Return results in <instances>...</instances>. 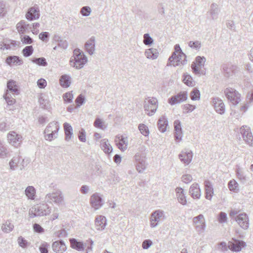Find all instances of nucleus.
<instances>
[{
    "label": "nucleus",
    "instance_id": "obj_1",
    "mask_svg": "<svg viewBox=\"0 0 253 253\" xmlns=\"http://www.w3.org/2000/svg\"><path fill=\"white\" fill-rule=\"evenodd\" d=\"M87 62V58L84 53L78 48L73 51V55L71 56L69 63L70 65L76 69L83 68Z\"/></svg>",
    "mask_w": 253,
    "mask_h": 253
},
{
    "label": "nucleus",
    "instance_id": "obj_2",
    "mask_svg": "<svg viewBox=\"0 0 253 253\" xmlns=\"http://www.w3.org/2000/svg\"><path fill=\"white\" fill-rule=\"evenodd\" d=\"M168 65L174 66H178L180 64L184 65L187 64L186 55L182 52L179 44L174 46V51L169 59Z\"/></svg>",
    "mask_w": 253,
    "mask_h": 253
},
{
    "label": "nucleus",
    "instance_id": "obj_3",
    "mask_svg": "<svg viewBox=\"0 0 253 253\" xmlns=\"http://www.w3.org/2000/svg\"><path fill=\"white\" fill-rule=\"evenodd\" d=\"M45 204H55L60 206L64 204V198L62 192L60 190H56L51 193H47L44 199Z\"/></svg>",
    "mask_w": 253,
    "mask_h": 253
},
{
    "label": "nucleus",
    "instance_id": "obj_4",
    "mask_svg": "<svg viewBox=\"0 0 253 253\" xmlns=\"http://www.w3.org/2000/svg\"><path fill=\"white\" fill-rule=\"evenodd\" d=\"M7 90L3 95V97L9 105L13 104L15 102V99L12 97L15 94H19V89L16 82L10 80L7 84Z\"/></svg>",
    "mask_w": 253,
    "mask_h": 253
},
{
    "label": "nucleus",
    "instance_id": "obj_5",
    "mask_svg": "<svg viewBox=\"0 0 253 253\" xmlns=\"http://www.w3.org/2000/svg\"><path fill=\"white\" fill-rule=\"evenodd\" d=\"M51 208L47 204H40L32 207L29 211V215L31 218L42 216L49 214Z\"/></svg>",
    "mask_w": 253,
    "mask_h": 253
},
{
    "label": "nucleus",
    "instance_id": "obj_6",
    "mask_svg": "<svg viewBox=\"0 0 253 253\" xmlns=\"http://www.w3.org/2000/svg\"><path fill=\"white\" fill-rule=\"evenodd\" d=\"M60 126L57 122L50 123L46 127L44 131V138L46 140L51 141L58 136V132Z\"/></svg>",
    "mask_w": 253,
    "mask_h": 253
},
{
    "label": "nucleus",
    "instance_id": "obj_7",
    "mask_svg": "<svg viewBox=\"0 0 253 253\" xmlns=\"http://www.w3.org/2000/svg\"><path fill=\"white\" fill-rule=\"evenodd\" d=\"M145 113L151 116L156 112L158 108V101L155 98L145 99L143 103Z\"/></svg>",
    "mask_w": 253,
    "mask_h": 253
},
{
    "label": "nucleus",
    "instance_id": "obj_8",
    "mask_svg": "<svg viewBox=\"0 0 253 253\" xmlns=\"http://www.w3.org/2000/svg\"><path fill=\"white\" fill-rule=\"evenodd\" d=\"M166 219L165 212L161 210H157L153 212L150 218V225L151 228L157 227L160 223Z\"/></svg>",
    "mask_w": 253,
    "mask_h": 253
},
{
    "label": "nucleus",
    "instance_id": "obj_9",
    "mask_svg": "<svg viewBox=\"0 0 253 253\" xmlns=\"http://www.w3.org/2000/svg\"><path fill=\"white\" fill-rule=\"evenodd\" d=\"M40 26L39 23H35L32 24H29L24 20H21L16 25V28L18 32H33L39 31L38 28Z\"/></svg>",
    "mask_w": 253,
    "mask_h": 253
},
{
    "label": "nucleus",
    "instance_id": "obj_10",
    "mask_svg": "<svg viewBox=\"0 0 253 253\" xmlns=\"http://www.w3.org/2000/svg\"><path fill=\"white\" fill-rule=\"evenodd\" d=\"M224 93L228 100L233 104L236 105L241 101V94L235 89L226 88Z\"/></svg>",
    "mask_w": 253,
    "mask_h": 253
},
{
    "label": "nucleus",
    "instance_id": "obj_11",
    "mask_svg": "<svg viewBox=\"0 0 253 253\" xmlns=\"http://www.w3.org/2000/svg\"><path fill=\"white\" fill-rule=\"evenodd\" d=\"M193 225L196 230L199 233L204 232L206 229V220L204 216L200 214L193 218Z\"/></svg>",
    "mask_w": 253,
    "mask_h": 253
},
{
    "label": "nucleus",
    "instance_id": "obj_12",
    "mask_svg": "<svg viewBox=\"0 0 253 253\" xmlns=\"http://www.w3.org/2000/svg\"><path fill=\"white\" fill-rule=\"evenodd\" d=\"M89 203L91 207L94 209V210H99L104 204L102 195L97 192L93 194L90 197Z\"/></svg>",
    "mask_w": 253,
    "mask_h": 253
},
{
    "label": "nucleus",
    "instance_id": "obj_13",
    "mask_svg": "<svg viewBox=\"0 0 253 253\" xmlns=\"http://www.w3.org/2000/svg\"><path fill=\"white\" fill-rule=\"evenodd\" d=\"M188 94L187 91H180L175 95H173L168 99V103L171 106L181 103L187 99Z\"/></svg>",
    "mask_w": 253,
    "mask_h": 253
},
{
    "label": "nucleus",
    "instance_id": "obj_14",
    "mask_svg": "<svg viewBox=\"0 0 253 253\" xmlns=\"http://www.w3.org/2000/svg\"><path fill=\"white\" fill-rule=\"evenodd\" d=\"M206 58L205 57L197 56L196 58L195 62H193L191 65V68L193 73L196 75H201L203 74L201 68L204 67Z\"/></svg>",
    "mask_w": 253,
    "mask_h": 253
},
{
    "label": "nucleus",
    "instance_id": "obj_15",
    "mask_svg": "<svg viewBox=\"0 0 253 253\" xmlns=\"http://www.w3.org/2000/svg\"><path fill=\"white\" fill-rule=\"evenodd\" d=\"M137 170L139 172H142L146 168L145 154L136 153L134 156Z\"/></svg>",
    "mask_w": 253,
    "mask_h": 253
},
{
    "label": "nucleus",
    "instance_id": "obj_16",
    "mask_svg": "<svg viewBox=\"0 0 253 253\" xmlns=\"http://www.w3.org/2000/svg\"><path fill=\"white\" fill-rule=\"evenodd\" d=\"M240 133L244 140L250 146L252 147L253 136L250 128L248 126H242L240 129Z\"/></svg>",
    "mask_w": 253,
    "mask_h": 253
},
{
    "label": "nucleus",
    "instance_id": "obj_17",
    "mask_svg": "<svg viewBox=\"0 0 253 253\" xmlns=\"http://www.w3.org/2000/svg\"><path fill=\"white\" fill-rule=\"evenodd\" d=\"M235 220L244 230H247L249 226V219L248 215L245 213H240L235 217Z\"/></svg>",
    "mask_w": 253,
    "mask_h": 253
},
{
    "label": "nucleus",
    "instance_id": "obj_18",
    "mask_svg": "<svg viewBox=\"0 0 253 253\" xmlns=\"http://www.w3.org/2000/svg\"><path fill=\"white\" fill-rule=\"evenodd\" d=\"M211 103L216 113L220 115L224 114L225 110V105L220 98L217 97L212 98Z\"/></svg>",
    "mask_w": 253,
    "mask_h": 253
},
{
    "label": "nucleus",
    "instance_id": "obj_19",
    "mask_svg": "<svg viewBox=\"0 0 253 253\" xmlns=\"http://www.w3.org/2000/svg\"><path fill=\"white\" fill-rule=\"evenodd\" d=\"M7 139L9 143L15 147L20 146L23 140L22 136L15 131H10L7 134Z\"/></svg>",
    "mask_w": 253,
    "mask_h": 253
},
{
    "label": "nucleus",
    "instance_id": "obj_20",
    "mask_svg": "<svg viewBox=\"0 0 253 253\" xmlns=\"http://www.w3.org/2000/svg\"><path fill=\"white\" fill-rule=\"evenodd\" d=\"M9 165L10 169L12 170H15L17 167H19L20 170H22L24 167V160L22 159L19 156H16L14 157L10 161Z\"/></svg>",
    "mask_w": 253,
    "mask_h": 253
},
{
    "label": "nucleus",
    "instance_id": "obj_21",
    "mask_svg": "<svg viewBox=\"0 0 253 253\" xmlns=\"http://www.w3.org/2000/svg\"><path fill=\"white\" fill-rule=\"evenodd\" d=\"M115 142L118 148L122 151H125L127 149L128 141L126 136L118 135L116 136Z\"/></svg>",
    "mask_w": 253,
    "mask_h": 253
},
{
    "label": "nucleus",
    "instance_id": "obj_22",
    "mask_svg": "<svg viewBox=\"0 0 253 253\" xmlns=\"http://www.w3.org/2000/svg\"><path fill=\"white\" fill-rule=\"evenodd\" d=\"M232 241L228 242V248L232 252H239L246 245L245 243L243 241L234 238L232 239Z\"/></svg>",
    "mask_w": 253,
    "mask_h": 253
},
{
    "label": "nucleus",
    "instance_id": "obj_23",
    "mask_svg": "<svg viewBox=\"0 0 253 253\" xmlns=\"http://www.w3.org/2000/svg\"><path fill=\"white\" fill-rule=\"evenodd\" d=\"M174 128V138L179 142L182 140L183 132L181 127V122L179 120H176L173 123Z\"/></svg>",
    "mask_w": 253,
    "mask_h": 253
},
{
    "label": "nucleus",
    "instance_id": "obj_24",
    "mask_svg": "<svg viewBox=\"0 0 253 253\" xmlns=\"http://www.w3.org/2000/svg\"><path fill=\"white\" fill-rule=\"evenodd\" d=\"M178 156L181 162L188 165L192 160L193 153L191 150H184L179 154Z\"/></svg>",
    "mask_w": 253,
    "mask_h": 253
},
{
    "label": "nucleus",
    "instance_id": "obj_25",
    "mask_svg": "<svg viewBox=\"0 0 253 253\" xmlns=\"http://www.w3.org/2000/svg\"><path fill=\"white\" fill-rule=\"evenodd\" d=\"M107 225L106 218L103 215H97L95 219V228L98 231L103 230Z\"/></svg>",
    "mask_w": 253,
    "mask_h": 253
},
{
    "label": "nucleus",
    "instance_id": "obj_26",
    "mask_svg": "<svg viewBox=\"0 0 253 253\" xmlns=\"http://www.w3.org/2000/svg\"><path fill=\"white\" fill-rule=\"evenodd\" d=\"M52 249L56 253H63L66 251L67 247L63 241L58 240L52 243Z\"/></svg>",
    "mask_w": 253,
    "mask_h": 253
},
{
    "label": "nucleus",
    "instance_id": "obj_27",
    "mask_svg": "<svg viewBox=\"0 0 253 253\" xmlns=\"http://www.w3.org/2000/svg\"><path fill=\"white\" fill-rule=\"evenodd\" d=\"M219 12L220 9L218 5L215 2H213L210 5L208 13L209 14L210 18L214 20L217 19Z\"/></svg>",
    "mask_w": 253,
    "mask_h": 253
},
{
    "label": "nucleus",
    "instance_id": "obj_28",
    "mask_svg": "<svg viewBox=\"0 0 253 253\" xmlns=\"http://www.w3.org/2000/svg\"><path fill=\"white\" fill-rule=\"evenodd\" d=\"M40 17V10L38 7L33 6L30 8L26 14L28 20H33L37 19Z\"/></svg>",
    "mask_w": 253,
    "mask_h": 253
},
{
    "label": "nucleus",
    "instance_id": "obj_29",
    "mask_svg": "<svg viewBox=\"0 0 253 253\" xmlns=\"http://www.w3.org/2000/svg\"><path fill=\"white\" fill-rule=\"evenodd\" d=\"M189 193L194 199H199L201 196V191L198 183H193L190 187Z\"/></svg>",
    "mask_w": 253,
    "mask_h": 253
},
{
    "label": "nucleus",
    "instance_id": "obj_30",
    "mask_svg": "<svg viewBox=\"0 0 253 253\" xmlns=\"http://www.w3.org/2000/svg\"><path fill=\"white\" fill-rule=\"evenodd\" d=\"M100 147L101 150L106 154H110L113 151V148L108 139L104 138L100 141Z\"/></svg>",
    "mask_w": 253,
    "mask_h": 253
},
{
    "label": "nucleus",
    "instance_id": "obj_31",
    "mask_svg": "<svg viewBox=\"0 0 253 253\" xmlns=\"http://www.w3.org/2000/svg\"><path fill=\"white\" fill-rule=\"evenodd\" d=\"M95 46V39L94 37H91L85 43L84 47L86 52L89 55H92L94 53Z\"/></svg>",
    "mask_w": 253,
    "mask_h": 253
},
{
    "label": "nucleus",
    "instance_id": "obj_32",
    "mask_svg": "<svg viewBox=\"0 0 253 253\" xmlns=\"http://www.w3.org/2000/svg\"><path fill=\"white\" fill-rule=\"evenodd\" d=\"M175 192L178 202L182 205H186L187 201L183 189L181 187H177L175 189Z\"/></svg>",
    "mask_w": 253,
    "mask_h": 253
},
{
    "label": "nucleus",
    "instance_id": "obj_33",
    "mask_svg": "<svg viewBox=\"0 0 253 253\" xmlns=\"http://www.w3.org/2000/svg\"><path fill=\"white\" fill-rule=\"evenodd\" d=\"M69 241L72 248L78 251H83L84 250L85 246L83 242L78 241L75 238H71Z\"/></svg>",
    "mask_w": 253,
    "mask_h": 253
},
{
    "label": "nucleus",
    "instance_id": "obj_34",
    "mask_svg": "<svg viewBox=\"0 0 253 253\" xmlns=\"http://www.w3.org/2000/svg\"><path fill=\"white\" fill-rule=\"evenodd\" d=\"M205 191H206V198L211 200L213 194V189L211 183L209 180H206L204 182Z\"/></svg>",
    "mask_w": 253,
    "mask_h": 253
},
{
    "label": "nucleus",
    "instance_id": "obj_35",
    "mask_svg": "<svg viewBox=\"0 0 253 253\" xmlns=\"http://www.w3.org/2000/svg\"><path fill=\"white\" fill-rule=\"evenodd\" d=\"M6 63L11 66L12 65H20L23 64L22 59L17 56H10L6 59Z\"/></svg>",
    "mask_w": 253,
    "mask_h": 253
},
{
    "label": "nucleus",
    "instance_id": "obj_36",
    "mask_svg": "<svg viewBox=\"0 0 253 253\" xmlns=\"http://www.w3.org/2000/svg\"><path fill=\"white\" fill-rule=\"evenodd\" d=\"M168 126V121L165 116H162L158 120V127L159 130L164 132L166 131L167 127Z\"/></svg>",
    "mask_w": 253,
    "mask_h": 253
},
{
    "label": "nucleus",
    "instance_id": "obj_37",
    "mask_svg": "<svg viewBox=\"0 0 253 253\" xmlns=\"http://www.w3.org/2000/svg\"><path fill=\"white\" fill-rule=\"evenodd\" d=\"M63 126L65 134V140L68 141L73 136V128L72 126L67 123H65Z\"/></svg>",
    "mask_w": 253,
    "mask_h": 253
},
{
    "label": "nucleus",
    "instance_id": "obj_38",
    "mask_svg": "<svg viewBox=\"0 0 253 253\" xmlns=\"http://www.w3.org/2000/svg\"><path fill=\"white\" fill-rule=\"evenodd\" d=\"M25 193L28 199L34 200L36 198V190L32 186H28L25 190Z\"/></svg>",
    "mask_w": 253,
    "mask_h": 253
},
{
    "label": "nucleus",
    "instance_id": "obj_39",
    "mask_svg": "<svg viewBox=\"0 0 253 253\" xmlns=\"http://www.w3.org/2000/svg\"><path fill=\"white\" fill-rule=\"evenodd\" d=\"M71 83V78L67 75H62L60 79V84L63 87H68Z\"/></svg>",
    "mask_w": 253,
    "mask_h": 253
},
{
    "label": "nucleus",
    "instance_id": "obj_40",
    "mask_svg": "<svg viewBox=\"0 0 253 253\" xmlns=\"http://www.w3.org/2000/svg\"><path fill=\"white\" fill-rule=\"evenodd\" d=\"M145 54L148 59H155L158 57L159 52L155 48H149L146 50Z\"/></svg>",
    "mask_w": 253,
    "mask_h": 253
},
{
    "label": "nucleus",
    "instance_id": "obj_41",
    "mask_svg": "<svg viewBox=\"0 0 253 253\" xmlns=\"http://www.w3.org/2000/svg\"><path fill=\"white\" fill-rule=\"evenodd\" d=\"M11 45L15 46L16 45V42L14 41H4L0 42V48L1 49H9L11 48Z\"/></svg>",
    "mask_w": 253,
    "mask_h": 253
},
{
    "label": "nucleus",
    "instance_id": "obj_42",
    "mask_svg": "<svg viewBox=\"0 0 253 253\" xmlns=\"http://www.w3.org/2000/svg\"><path fill=\"white\" fill-rule=\"evenodd\" d=\"M93 126L94 127L102 130H104L107 128V126L105 125V122L99 118H96L95 119Z\"/></svg>",
    "mask_w": 253,
    "mask_h": 253
},
{
    "label": "nucleus",
    "instance_id": "obj_43",
    "mask_svg": "<svg viewBox=\"0 0 253 253\" xmlns=\"http://www.w3.org/2000/svg\"><path fill=\"white\" fill-rule=\"evenodd\" d=\"M14 225L9 220H7L1 226V230L5 233H9L13 229Z\"/></svg>",
    "mask_w": 253,
    "mask_h": 253
},
{
    "label": "nucleus",
    "instance_id": "obj_44",
    "mask_svg": "<svg viewBox=\"0 0 253 253\" xmlns=\"http://www.w3.org/2000/svg\"><path fill=\"white\" fill-rule=\"evenodd\" d=\"M8 151L4 142L0 140V158L4 159L7 157Z\"/></svg>",
    "mask_w": 253,
    "mask_h": 253
},
{
    "label": "nucleus",
    "instance_id": "obj_45",
    "mask_svg": "<svg viewBox=\"0 0 253 253\" xmlns=\"http://www.w3.org/2000/svg\"><path fill=\"white\" fill-rule=\"evenodd\" d=\"M32 61L39 66H46L47 65L46 59L44 57L35 58L32 59Z\"/></svg>",
    "mask_w": 253,
    "mask_h": 253
},
{
    "label": "nucleus",
    "instance_id": "obj_46",
    "mask_svg": "<svg viewBox=\"0 0 253 253\" xmlns=\"http://www.w3.org/2000/svg\"><path fill=\"white\" fill-rule=\"evenodd\" d=\"M17 242L19 246L23 249L27 248L30 245V243L22 236L18 238Z\"/></svg>",
    "mask_w": 253,
    "mask_h": 253
},
{
    "label": "nucleus",
    "instance_id": "obj_47",
    "mask_svg": "<svg viewBox=\"0 0 253 253\" xmlns=\"http://www.w3.org/2000/svg\"><path fill=\"white\" fill-rule=\"evenodd\" d=\"M138 129L140 133L145 136H148L149 130L148 127L143 124H140L138 126Z\"/></svg>",
    "mask_w": 253,
    "mask_h": 253
},
{
    "label": "nucleus",
    "instance_id": "obj_48",
    "mask_svg": "<svg viewBox=\"0 0 253 253\" xmlns=\"http://www.w3.org/2000/svg\"><path fill=\"white\" fill-rule=\"evenodd\" d=\"M183 76L184 78L183 81L187 85L189 86H192L194 85V84L192 78L190 75L187 74H184Z\"/></svg>",
    "mask_w": 253,
    "mask_h": 253
},
{
    "label": "nucleus",
    "instance_id": "obj_49",
    "mask_svg": "<svg viewBox=\"0 0 253 253\" xmlns=\"http://www.w3.org/2000/svg\"><path fill=\"white\" fill-rule=\"evenodd\" d=\"M190 98L192 100H198L200 99V91L194 88L190 93Z\"/></svg>",
    "mask_w": 253,
    "mask_h": 253
},
{
    "label": "nucleus",
    "instance_id": "obj_50",
    "mask_svg": "<svg viewBox=\"0 0 253 253\" xmlns=\"http://www.w3.org/2000/svg\"><path fill=\"white\" fill-rule=\"evenodd\" d=\"M228 188L230 191L236 192L238 190V184L234 179L231 180L228 183Z\"/></svg>",
    "mask_w": 253,
    "mask_h": 253
},
{
    "label": "nucleus",
    "instance_id": "obj_51",
    "mask_svg": "<svg viewBox=\"0 0 253 253\" xmlns=\"http://www.w3.org/2000/svg\"><path fill=\"white\" fill-rule=\"evenodd\" d=\"M10 128V125L7 124L6 119L1 120L0 122V130L1 131H5Z\"/></svg>",
    "mask_w": 253,
    "mask_h": 253
},
{
    "label": "nucleus",
    "instance_id": "obj_52",
    "mask_svg": "<svg viewBox=\"0 0 253 253\" xmlns=\"http://www.w3.org/2000/svg\"><path fill=\"white\" fill-rule=\"evenodd\" d=\"M184 113H189L196 109V106L193 105L186 104L182 106Z\"/></svg>",
    "mask_w": 253,
    "mask_h": 253
},
{
    "label": "nucleus",
    "instance_id": "obj_53",
    "mask_svg": "<svg viewBox=\"0 0 253 253\" xmlns=\"http://www.w3.org/2000/svg\"><path fill=\"white\" fill-rule=\"evenodd\" d=\"M23 54L25 57H29L31 55L33 52V48L32 46L29 45L26 46L22 50Z\"/></svg>",
    "mask_w": 253,
    "mask_h": 253
},
{
    "label": "nucleus",
    "instance_id": "obj_54",
    "mask_svg": "<svg viewBox=\"0 0 253 253\" xmlns=\"http://www.w3.org/2000/svg\"><path fill=\"white\" fill-rule=\"evenodd\" d=\"M153 42V39L148 33L145 34L143 36V43L145 45H150Z\"/></svg>",
    "mask_w": 253,
    "mask_h": 253
},
{
    "label": "nucleus",
    "instance_id": "obj_55",
    "mask_svg": "<svg viewBox=\"0 0 253 253\" xmlns=\"http://www.w3.org/2000/svg\"><path fill=\"white\" fill-rule=\"evenodd\" d=\"M49 247V245L47 243L45 242H42L39 247L41 253H48V248Z\"/></svg>",
    "mask_w": 253,
    "mask_h": 253
},
{
    "label": "nucleus",
    "instance_id": "obj_56",
    "mask_svg": "<svg viewBox=\"0 0 253 253\" xmlns=\"http://www.w3.org/2000/svg\"><path fill=\"white\" fill-rule=\"evenodd\" d=\"M91 12V8L90 7L85 6L83 7L81 9V13L84 16H88L90 14Z\"/></svg>",
    "mask_w": 253,
    "mask_h": 253
},
{
    "label": "nucleus",
    "instance_id": "obj_57",
    "mask_svg": "<svg viewBox=\"0 0 253 253\" xmlns=\"http://www.w3.org/2000/svg\"><path fill=\"white\" fill-rule=\"evenodd\" d=\"M85 133V130L84 128H81L79 131L78 135L79 139L83 142H85L86 140Z\"/></svg>",
    "mask_w": 253,
    "mask_h": 253
},
{
    "label": "nucleus",
    "instance_id": "obj_58",
    "mask_svg": "<svg viewBox=\"0 0 253 253\" xmlns=\"http://www.w3.org/2000/svg\"><path fill=\"white\" fill-rule=\"evenodd\" d=\"M227 214L224 212H220L219 214L218 221L220 223H224L227 222Z\"/></svg>",
    "mask_w": 253,
    "mask_h": 253
},
{
    "label": "nucleus",
    "instance_id": "obj_59",
    "mask_svg": "<svg viewBox=\"0 0 253 253\" xmlns=\"http://www.w3.org/2000/svg\"><path fill=\"white\" fill-rule=\"evenodd\" d=\"M63 97L65 101L70 103L72 101L73 95L71 92H68L65 93Z\"/></svg>",
    "mask_w": 253,
    "mask_h": 253
},
{
    "label": "nucleus",
    "instance_id": "obj_60",
    "mask_svg": "<svg viewBox=\"0 0 253 253\" xmlns=\"http://www.w3.org/2000/svg\"><path fill=\"white\" fill-rule=\"evenodd\" d=\"M189 46L191 48L198 49L201 47V42L199 41H190Z\"/></svg>",
    "mask_w": 253,
    "mask_h": 253
},
{
    "label": "nucleus",
    "instance_id": "obj_61",
    "mask_svg": "<svg viewBox=\"0 0 253 253\" xmlns=\"http://www.w3.org/2000/svg\"><path fill=\"white\" fill-rule=\"evenodd\" d=\"M84 97L82 94H80L76 98L75 102L78 107H80L84 101Z\"/></svg>",
    "mask_w": 253,
    "mask_h": 253
},
{
    "label": "nucleus",
    "instance_id": "obj_62",
    "mask_svg": "<svg viewBox=\"0 0 253 253\" xmlns=\"http://www.w3.org/2000/svg\"><path fill=\"white\" fill-rule=\"evenodd\" d=\"M228 249V245H227L224 242H221L218 244V249L222 252H227Z\"/></svg>",
    "mask_w": 253,
    "mask_h": 253
},
{
    "label": "nucleus",
    "instance_id": "obj_63",
    "mask_svg": "<svg viewBox=\"0 0 253 253\" xmlns=\"http://www.w3.org/2000/svg\"><path fill=\"white\" fill-rule=\"evenodd\" d=\"M152 242L149 239L145 240L142 244V247L143 249L146 250L152 245Z\"/></svg>",
    "mask_w": 253,
    "mask_h": 253
},
{
    "label": "nucleus",
    "instance_id": "obj_64",
    "mask_svg": "<svg viewBox=\"0 0 253 253\" xmlns=\"http://www.w3.org/2000/svg\"><path fill=\"white\" fill-rule=\"evenodd\" d=\"M182 181L185 183H189L192 180V177L190 174H186L183 175L182 177Z\"/></svg>",
    "mask_w": 253,
    "mask_h": 253
}]
</instances>
